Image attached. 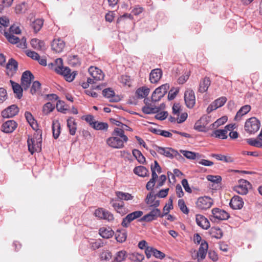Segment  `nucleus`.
Instances as JSON below:
<instances>
[{
    "mask_svg": "<svg viewBox=\"0 0 262 262\" xmlns=\"http://www.w3.org/2000/svg\"><path fill=\"white\" fill-rule=\"evenodd\" d=\"M10 82L14 93L17 95V98L20 99L23 96V90L24 89L21 85H19L12 80H10Z\"/></svg>",
    "mask_w": 262,
    "mask_h": 262,
    "instance_id": "31",
    "label": "nucleus"
},
{
    "mask_svg": "<svg viewBox=\"0 0 262 262\" xmlns=\"http://www.w3.org/2000/svg\"><path fill=\"white\" fill-rule=\"evenodd\" d=\"M155 149L157 152L159 154L164 155L166 157L172 158L174 155H176L178 152L171 148L162 147L158 146H155Z\"/></svg>",
    "mask_w": 262,
    "mask_h": 262,
    "instance_id": "18",
    "label": "nucleus"
},
{
    "mask_svg": "<svg viewBox=\"0 0 262 262\" xmlns=\"http://www.w3.org/2000/svg\"><path fill=\"white\" fill-rule=\"evenodd\" d=\"M247 142L251 146L262 148V141L258 139L249 138L247 139Z\"/></svg>",
    "mask_w": 262,
    "mask_h": 262,
    "instance_id": "48",
    "label": "nucleus"
},
{
    "mask_svg": "<svg viewBox=\"0 0 262 262\" xmlns=\"http://www.w3.org/2000/svg\"><path fill=\"white\" fill-rule=\"evenodd\" d=\"M169 89V85L168 83L162 84L156 89L152 93L151 100L153 102L159 101L167 93Z\"/></svg>",
    "mask_w": 262,
    "mask_h": 262,
    "instance_id": "5",
    "label": "nucleus"
},
{
    "mask_svg": "<svg viewBox=\"0 0 262 262\" xmlns=\"http://www.w3.org/2000/svg\"><path fill=\"white\" fill-rule=\"evenodd\" d=\"M210 84L211 80L210 78L208 77H205L200 81L198 92L201 93H204L207 92Z\"/></svg>",
    "mask_w": 262,
    "mask_h": 262,
    "instance_id": "24",
    "label": "nucleus"
},
{
    "mask_svg": "<svg viewBox=\"0 0 262 262\" xmlns=\"http://www.w3.org/2000/svg\"><path fill=\"white\" fill-rule=\"evenodd\" d=\"M195 221L196 224L203 229H208L210 226L208 219L203 215L196 214L195 215Z\"/></svg>",
    "mask_w": 262,
    "mask_h": 262,
    "instance_id": "21",
    "label": "nucleus"
},
{
    "mask_svg": "<svg viewBox=\"0 0 262 262\" xmlns=\"http://www.w3.org/2000/svg\"><path fill=\"white\" fill-rule=\"evenodd\" d=\"M120 81L124 85L129 86L130 84V77L127 75H122L120 78Z\"/></svg>",
    "mask_w": 262,
    "mask_h": 262,
    "instance_id": "63",
    "label": "nucleus"
},
{
    "mask_svg": "<svg viewBox=\"0 0 262 262\" xmlns=\"http://www.w3.org/2000/svg\"><path fill=\"white\" fill-rule=\"evenodd\" d=\"M52 49L57 53L61 52L65 47L64 42L60 39H55L52 42Z\"/></svg>",
    "mask_w": 262,
    "mask_h": 262,
    "instance_id": "25",
    "label": "nucleus"
},
{
    "mask_svg": "<svg viewBox=\"0 0 262 262\" xmlns=\"http://www.w3.org/2000/svg\"><path fill=\"white\" fill-rule=\"evenodd\" d=\"M163 215H162L161 216ZM159 216H161V211L159 209L155 208L152 210L149 213L141 217L140 221L149 222L156 220Z\"/></svg>",
    "mask_w": 262,
    "mask_h": 262,
    "instance_id": "16",
    "label": "nucleus"
},
{
    "mask_svg": "<svg viewBox=\"0 0 262 262\" xmlns=\"http://www.w3.org/2000/svg\"><path fill=\"white\" fill-rule=\"evenodd\" d=\"M34 77L29 71L24 72L21 78V85L25 91L27 90L30 86L31 81Z\"/></svg>",
    "mask_w": 262,
    "mask_h": 262,
    "instance_id": "8",
    "label": "nucleus"
},
{
    "mask_svg": "<svg viewBox=\"0 0 262 262\" xmlns=\"http://www.w3.org/2000/svg\"><path fill=\"white\" fill-rule=\"evenodd\" d=\"M244 204L243 200L241 196L235 195L230 200V206L233 209H241Z\"/></svg>",
    "mask_w": 262,
    "mask_h": 262,
    "instance_id": "23",
    "label": "nucleus"
},
{
    "mask_svg": "<svg viewBox=\"0 0 262 262\" xmlns=\"http://www.w3.org/2000/svg\"><path fill=\"white\" fill-rule=\"evenodd\" d=\"M17 123L12 120L7 121L2 125V130L6 133H12L17 127Z\"/></svg>",
    "mask_w": 262,
    "mask_h": 262,
    "instance_id": "20",
    "label": "nucleus"
},
{
    "mask_svg": "<svg viewBox=\"0 0 262 262\" xmlns=\"http://www.w3.org/2000/svg\"><path fill=\"white\" fill-rule=\"evenodd\" d=\"M132 154L139 163L144 164L146 162L145 158L140 150L134 149L132 151Z\"/></svg>",
    "mask_w": 262,
    "mask_h": 262,
    "instance_id": "45",
    "label": "nucleus"
},
{
    "mask_svg": "<svg viewBox=\"0 0 262 262\" xmlns=\"http://www.w3.org/2000/svg\"><path fill=\"white\" fill-rule=\"evenodd\" d=\"M26 55L33 60H36L39 59V55L36 52L30 50L25 51Z\"/></svg>",
    "mask_w": 262,
    "mask_h": 262,
    "instance_id": "64",
    "label": "nucleus"
},
{
    "mask_svg": "<svg viewBox=\"0 0 262 262\" xmlns=\"http://www.w3.org/2000/svg\"><path fill=\"white\" fill-rule=\"evenodd\" d=\"M179 90L178 89L173 88L171 89L168 95V98L169 100H171L175 98L177 95L178 94Z\"/></svg>",
    "mask_w": 262,
    "mask_h": 262,
    "instance_id": "61",
    "label": "nucleus"
},
{
    "mask_svg": "<svg viewBox=\"0 0 262 262\" xmlns=\"http://www.w3.org/2000/svg\"><path fill=\"white\" fill-rule=\"evenodd\" d=\"M115 195L117 199L121 201H128L133 200L134 199V196L128 192H124L122 191H117L115 192Z\"/></svg>",
    "mask_w": 262,
    "mask_h": 262,
    "instance_id": "29",
    "label": "nucleus"
},
{
    "mask_svg": "<svg viewBox=\"0 0 262 262\" xmlns=\"http://www.w3.org/2000/svg\"><path fill=\"white\" fill-rule=\"evenodd\" d=\"M55 72L63 76L66 80L69 82L73 81L75 76V74L71 73V70L68 67H58L55 69Z\"/></svg>",
    "mask_w": 262,
    "mask_h": 262,
    "instance_id": "12",
    "label": "nucleus"
},
{
    "mask_svg": "<svg viewBox=\"0 0 262 262\" xmlns=\"http://www.w3.org/2000/svg\"><path fill=\"white\" fill-rule=\"evenodd\" d=\"M143 214L142 211H135L127 214L122 220L121 226L123 227H128L130 223L134 220L140 217Z\"/></svg>",
    "mask_w": 262,
    "mask_h": 262,
    "instance_id": "7",
    "label": "nucleus"
},
{
    "mask_svg": "<svg viewBox=\"0 0 262 262\" xmlns=\"http://www.w3.org/2000/svg\"><path fill=\"white\" fill-rule=\"evenodd\" d=\"M18 69V62L13 58L9 60L6 64V73L9 76H13Z\"/></svg>",
    "mask_w": 262,
    "mask_h": 262,
    "instance_id": "15",
    "label": "nucleus"
},
{
    "mask_svg": "<svg viewBox=\"0 0 262 262\" xmlns=\"http://www.w3.org/2000/svg\"><path fill=\"white\" fill-rule=\"evenodd\" d=\"M251 186L250 183L245 180H240L238 185L234 187V190L238 194H246L248 192V187Z\"/></svg>",
    "mask_w": 262,
    "mask_h": 262,
    "instance_id": "9",
    "label": "nucleus"
},
{
    "mask_svg": "<svg viewBox=\"0 0 262 262\" xmlns=\"http://www.w3.org/2000/svg\"><path fill=\"white\" fill-rule=\"evenodd\" d=\"M55 108L54 104H52L51 102H48L44 104L42 107V113L47 115L52 112Z\"/></svg>",
    "mask_w": 262,
    "mask_h": 262,
    "instance_id": "49",
    "label": "nucleus"
},
{
    "mask_svg": "<svg viewBox=\"0 0 262 262\" xmlns=\"http://www.w3.org/2000/svg\"><path fill=\"white\" fill-rule=\"evenodd\" d=\"M206 118L202 117L194 124V128L195 129L203 132L206 128V123L205 122Z\"/></svg>",
    "mask_w": 262,
    "mask_h": 262,
    "instance_id": "40",
    "label": "nucleus"
},
{
    "mask_svg": "<svg viewBox=\"0 0 262 262\" xmlns=\"http://www.w3.org/2000/svg\"><path fill=\"white\" fill-rule=\"evenodd\" d=\"M160 108L159 107L154 106L151 105H146L142 107V111L146 114L158 113Z\"/></svg>",
    "mask_w": 262,
    "mask_h": 262,
    "instance_id": "38",
    "label": "nucleus"
},
{
    "mask_svg": "<svg viewBox=\"0 0 262 262\" xmlns=\"http://www.w3.org/2000/svg\"><path fill=\"white\" fill-rule=\"evenodd\" d=\"M112 257V253L108 250H104L100 254L101 260L108 261Z\"/></svg>",
    "mask_w": 262,
    "mask_h": 262,
    "instance_id": "52",
    "label": "nucleus"
},
{
    "mask_svg": "<svg viewBox=\"0 0 262 262\" xmlns=\"http://www.w3.org/2000/svg\"><path fill=\"white\" fill-rule=\"evenodd\" d=\"M89 72L95 81H99L103 79L104 74L102 71L95 67H91L89 69Z\"/></svg>",
    "mask_w": 262,
    "mask_h": 262,
    "instance_id": "19",
    "label": "nucleus"
},
{
    "mask_svg": "<svg viewBox=\"0 0 262 262\" xmlns=\"http://www.w3.org/2000/svg\"><path fill=\"white\" fill-rule=\"evenodd\" d=\"M208 181L215 183H219L222 181V178L220 176H212V175H208L206 177Z\"/></svg>",
    "mask_w": 262,
    "mask_h": 262,
    "instance_id": "60",
    "label": "nucleus"
},
{
    "mask_svg": "<svg viewBox=\"0 0 262 262\" xmlns=\"http://www.w3.org/2000/svg\"><path fill=\"white\" fill-rule=\"evenodd\" d=\"M212 157L218 160L222 161L226 163H232L234 162V159L230 156H225L221 154H212Z\"/></svg>",
    "mask_w": 262,
    "mask_h": 262,
    "instance_id": "37",
    "label": "nucleus"
},
{
    "mask_svg": "<svg viewBox=\"0 0 262 262\" xmlns=\"http://www.w3.org/2000/svg\"><path fill=\"white\" fill-rule=\"evenodd\" d=\"M260 121L256 117H251L248 119L244 125L245 132L249 135L254 134L259 129Z\"/></svg>",
    "mask_w": 262,
    "mask_h": 262,
    "instance_id": "2",
    "label": "nucleus"
},
{
    "mask_svg": "<svg viewBox=\"0 0 262 262\" xmlns=\"http://www.w3.org/2000/svg\"><path fill=\"white\" fill-rule=\"evenodd\" d=\"M32 47L37 50H41L45 47V42L37 38H33L31 41Z\"/></svg>",
    "mask_w": 262,
    "mask_h": 262,
    "instance_id": "43",
    "label": "nucleus"
},
{
    "mask_svg": "<svg viewBox=\"0 0 262 262\" xmlns=\"http://www.w3.org/2000/svg\"><path fill=\"white\" fill-rule=\"evenodd\" d=\"M208 248V245L207 242L202 241L199 250L196 252L194 258H198L199 261L204 259L206 257Z\"/></svg>",
    "mask_w": 262,
    "mask_h": 262,
    "instance_id": "13",
    "label": "nucleus"
},
{
    "mask_svg": "<svg viewBox=\"0 0 262 262\" xmlns=\"http://www.w3.org/2000/svg\"><path fill=\"white\" fill-rule=\"evenodd\" d=\"M149 89L143 86L137 90L136 94L138 95L139 98H144L146 97L149 93Z\"/></svg>",
    "mask_w": 262,
    "mask_h": 262,
    "instance_id": "46",
    "label": "nucleus"
},
{
    "mask_svg": "<svg viewBox=\"0 0 262 262\" xmlns=\"http://www.w3.org/2000/svg\"><path fill=\"white\" fill-rule=\"evenodd\" d=\"M226 101L227 98L225 97H222L217 99L208 106L207 108V113H210L217 108L222 106L224 105Z\"/></svg>",
    "mask_w": 262,
    "mask_h": 262,
    "instance_id": "17",
    "label": "nucleus"
},
{
    "mask_svg": "<svg viewBox=\"0 0 262 262\" xmlns=\"http://www.w3.org/2000/svg\"><path fill=\"white\" fill-rule=\"evenodd\" d=\"M134 172L141 177H145L149 175L148 170L143 166H139L135 167Z\"/></svg>",
    "mask_w": 262,
    "mask_h": 262,
    "instance_id": "33",
    "label": "nucleus"
},
{
    "mask_svg": "<svg viewBox=\"0 0 262 262\" xmlns=\"http://www.w3.org/2000/svg\"><path fill=\"white\" fill-rule=\"evenodd\" d=\"M19 112L17 105L13 104L2 112V116L4 118H11L16 115Z\"/></svg>",
    "mask_w": 262,
    "mask_h": 262,
    "instance_id": "14",
    "label": "nucleus"
},
{
    "mask_svg": "<svg viewBox=\"0 0 262 262\" xmlns=\"http://www.w3.org/2000/svg\"><path fill=\"white\" fill-rule=\"evenodd\" d=\"M127 237V233L124 230H117L115 234V238L119 243L124 242Z\"/></svg>",
    "mask_w": 262,
    "mask_h": 262,
    "instance_id": "42",
    "label": "nucleus"
},
{
    "mask_svg": "<svg viewBox=\"0 0 262 262\" xmlns=\"http://www.w3.org/2000/svg\"><path fill=\"white\" fill-rule=\"evenodd\" d=\"M178 206L180 210L186 214H188L189 210L186 206L184 201L183 199H180L178 201Z\"/></svg>",
    "mask_w": 262,
    "mask_h": 262,
    "instance_id": "53",
    "label": "nucleus"
},
{
    "mask_svg": "<svg viewBox=\"0 0 262 262\" xmlns=\"http://www.w3.org/2000/svg\"><path fill=\"white\" fill-rule=\"evenodd\" d=\"M60 124L58 121H53L52 123L53 136L55 139H57L60 134Z\"/></svg>",
    "mask_w": 262,
    "mask_h": 262,
    "instance_id": "35",
    "label": "nucleus"
},
{
    "mask_svg": "<svg viewBox=\"0 0 262 262\" xmlns=\"http://www.w3.org/2000/svg\"><path fill=\"white\" fill-rule=\"evenodd\" d=\"M213 204V200L207 196L199 197L195 202L196 207L200 210H207Z\"/></svg>",
    "mask_w": 262,
    "mask_h": 262,
    "instance_id": "4",
    "label": "nucleus"
},
{
    "mask_svg": "<svg viewBox=\"0 0 262 262\" xmlns=\"http://www.w3.org/2000/svg\"><path fill=\"white\" fill-rule=\"evenodd\" d=\"M67 126L69 128L70 134L71 135H74L77 129V123L74 118L70 117L67 119Z\"/></svg>",
    "mask_w": 262,
    "mask_h": 262,
    "instance_id": "30",
    "label": "nucleus"
},
{
    "mask_svg": "<svg viewBox=\"0 0 262 262\" xmlns=\"http://www.w3.org/2000/svg\"><path fill=\"white\" fill-rule=\"evenodd\" d=\"M41 84L38 81H35L33 82L32 85L30 89L31 93L33 95L37 92L39 91L40 89Z\"/></svg>",
    "mask_w": 262,
    "mask_h": 262,
    "instance_id": "54",
    "label": "nucleus"
},
{
    "mask_svg": "<svg viewBox=\"0 0 262 262\" xmlns=\"http://www.w3.org/2000/svg\"><path fill=\"white\" fill-rule=\"evenodd\" d=\"M212 237L220 239L223 236V233L222 230L219 227H212L209 231Z\"/></svg>",
    "mask_w": 262,
    "mask_h": 262,
    "instance_id": "39",
    "label": "nucleus"
},
{
    "mask_svg": "<svg viewBox=\"0 0 262 262\" xmlns=\"http://www.w3.org/2000/svg\"><path fill=\"white\" fill-rule=\"evenodd\" d=\"M251 109V107L250 105H245L243 106L237 112L234 120L236 121H239L241 119L242 116L247 114L249 113Z\"/></svg>",
    "mask_w": 262,
    "mask_h": 262,
    "instance_id": "27",
    "label": "nucleus"
},
{
    "mask_svg": "<svg viewBox=\"0 0 262 262\" xmlns=\"http://www.w3.org/2000/svg\"><path fill=\"white\" fill-rule=\"evenodd\" d=\"M127 142V141H123L122 139L115 136H112V137L107 138L106 141V143L107 145L112 148L116 149L122 148L124 146V143Z\"/></svg>",
    "mask_w": 262,
    "mask_h": 262,
    "instance_id": "6",
    "label": "nucleus"
},
{
    "mask_svg": "<svg viewBox=\"0 0 262 262\" xmlns=\"http://www.w3.org/2000/svg\"><path fill=\"white\" fill-rule=\"evenodd\" d=\"M173 208L172 206V199L170 198L168 200V203L163 208L164 215L167 214L170 210Z\"/></svg>",
    "mask_w": 262,
    "mask_h": 262,
    "instance_id": "58",
    "label": "nucleus"
},
{
    "mask_svg": "<svg viewBox=\"0 0 262 262\" xmlns=\"http://www.w3.org/2000/svg\"><path fill=\"white\" fill-rule=\"evenodd\" d=\"M211 136L222 139H226L228 137L226 129H224L215 130Z\"/></svg>",
    "mask_w": 262,
    "mask_h": 262,
    "instance_id": "36",
    "label": "nucleus"
},
{
    "mask_svg": "<svg viewBox=\"0 0 262 262\" xmlns=\"http://www.w3.org/2000/svg\"><path fill=\"white\" fill-rule=\"evenodd\" d=\"M110 204L114 209L121 215H124L128 213V210L124 206L123 202L119 203L115 199H112L110 201Z\"/></svg>",
    "mask_w": 262,
    "mask_h": 262,
    "instance_id": "11",
    "label": "nucleus"
},
{
    "mask_svg": "<svg viewBox=\"0 0 262 262\" xmlns=\"http://www.w3.org/2000/svg\"><path fill=\"white\" fill-rule=\"evenodd\" d=\"M184 100L187 107L192 108L195 103L194 92L192 90H188L184 94Z\"/></svg>",
    "mask_w": 262,
    "mask_h": 262,
    "instance_id": "10",
    "label": "nucleus"
},
{
    "mask_svg": "<svg viewBox=\"0 0 262 262\" xmlns=\"http://www.w3.org/2000/svg\"><path fill=\"white\" fill-rule=\"evenodd\" d=\"M102 220H107L109 222H112L114 221V216L111 212L104 209Z\"/></svg>",
    "mask_w": 262,
    "mask_h": 262,
    "instance_id": "55",
    "label": "nucleus"
},
{
    "mask_svg": "<svg viewBox=\"0 0 262 262\" xmlns=\"http://www.w3.org/2000/svg\"><path fill=\"white\" fill-rule=\"evenodd\" d=\"M56 108L57 110L60 112L65 113L68 110L67 106L66 105L64 102L62 101H58L56 104Z\"/></svg>",
    "mask_w": 262,
    "mask_h": 262,
    "instance_id": "56",
    "label": "nucleus"
},
{
    "mask_svg": "<svg viewBox=\"0 0 262 262\" xmlns=\"http://www.w3.org/2000/svg\"><path fill=\"white\" fill-rule=\"evenodd\" d=\"M43 24V20L42 19H36L31 24V27L34 32L37 33L42 28Z\"/></svg>",
    "mask_w": 262,
    "mask_h": 262,
    "instance_id": "44",
    "label": "nucleus"
},
{
    "mask_svg": "<svg viewBox=\"0 0 262 262\" xmlns=\"http://www.w3.org/2000/svg\"><path fill=\"white\" fill-rule=\"evenodd\" d=\"M25 116L26 118V120L34 130H39L38 129V124L31 113L26 112L25 113Z\"/></svg>",
    "mask_w": 262,
    "mask_h": 262,
    "instance_id": "32",
    "label": "nucleus"
},
{
    "mask_svg": "<svg viewBox=\"0 0 262 262\" xmlns=\"http://www.w3.org/2000/svg\"><path fill=\"white\" fill-rule=\"evenodd\" d=\"M108 125L107 123L105 122H99L96 121L93 127L96 130H106L108 128Z\"/></svg>",
    "mask_w": 262,
    "mask_h": 262,
    "instance_id": "50",
    "label": "nucleus"
},
{
    "mask_svg": "<svg viewBox=\"0 0 262 262\" xmlns=\"http://www.w3.org/2000/svg\"><path fill=\"white\" fill-rule=\"evenodd\" d=\"M180 152L186 158L190 160H194L200 156L199 153L194 152L190 151L180 150Z\"/></svg>",
    "mask_w": 262,
    "mask_h": 262,
    "instance_id": "47",
    "label": "nucleus"
},
{
    "mask_svg": "<svg viewBox=\"0 0 262 262\" xmlns=\"http://www.w3.org/2000/svg\"><path fill=\"white\" fill-rule=\"evenodd\" d=\"M102 94L104 97L110 98L114 96L115 93L111 89L107 88L103 90Z\"/></svg>",
    "mask_w": 262,
    "mask_h": 262,
    "instance_id": "62",
    "label": "nucleus"
},
{
    "mask_svg": "<svg viewBox=\"0 0 262 262\" xmlns=\"http://www.w3.org/2000/svg\"><path fill=\"white\" fill-rule=\"evenodd\" d=\"M28 150L33 155L41 151L42 130H37L33 136H29L27 140Z\"/></svg>",
    "mask_w": 262,
    "mask_h": 262,
    "instance_id": "1",
    "label": "nucleus"
},
{
    "mask_svg": "<svg viewBox=\"0 0 262 262\" xmlns=\"http://www.w3.org/2000/svg\"><path fill=\"white\" fill-rule=\"evenodd\" d=\"M100 235L104 238H110L114 234V231L110 227H103L100 228L99 231Z\"/></svg>",
    "mask_w": 262,
    "mask_h": 262,
    "instance_id": "28",
    "label": "nucleus"
},
{
    "mask_svg": "<svg viewBox=\"0 0 262 262\" xmlns=\"http://www.w3.org/2000/svg\"><path fill=\"white\" fill-rule=\"evenodd\" d=\"M163 75L161 69H155L151 71L149 74V80L152 83H157L161 78Z\"/></svg>",
    "mask_w": 262,
    "mask_h": 262,
    "instance_id": "22",
    "label": "nucleus"
},
{
    "mask_svg": "<svg viewBox=\"0 0 262 262\" xmlns=\"http://www.w3.org/2000/svg\"><path fill=\"white\" fill-rule=\"evenodd\" d=\"M211 213L212 214L209 216V219L212 222H215L216 220H226L230 217L227 212L218 208H213Z\"/></svg>",
    "mask_w": 262,
    "mask_h": 262,
    "instance_id": "3",
    "label": "nucleus"
},
{
    "mask_svg": "<svg viewBox=\"0 0 262 262\" xmlns=\"http://www.w3.org/2000/svg\"><path fill=\"white\" fill-rule=\"evenodd\" d=\"M144 255L138 253H132L129 256V259L133 261H140L144 259Z\"/></svg>",
    "mask_w": 262,
    "mask_h": 262,
    "instance_id": "59",
    "label": "nucleus"
},
{
    "mask_svg": "<svg viewBox=\"0 0 262 262\" xmlns=\"http://www.w3.org/2000/svg\"><path fill=\"white\" fill-rule=\"evenodd\" d=\"M5 36L8 39V40L11 43L15 44L18 42L19 39L18 37L14 35L13 34L9 32H5Z\"/></svg>",
    "mask_w": 262,
    "mask_h": 262,
    "instance_id": "51",
    "label": "nucleus"
},
{
    "mask_svg": "<svg viewBox=\"0 0 262 262\" xmlns=\"http://www.w3.org/2000/svg\"><path fill=\"white\" fill-rule=\"evenodd\" d=\"M227 121V118L226 116L217 119L215 122L212 124V127H218L219 126L224 124Z\"/></svg>",
    "mask_w": 262,
    "mask_h": 262,
    "instance_id": "57",
    "label": "nucleus"
},
{
    "mask_svg": "<svg viewBox=\"0 0 262 262\" xmlns=\"http://www.w3.org/2000/svg\"><path fill=\"white\" fill-rule=\"evenodd\" d=\"M156 194H154L152 192H150L147 195L145 199V202L150 206L157 207L159 206L160 202L159 200H155L156 198Z\"/></svg>",
    "mask_w": 262,
    "mask_h": 262,
    "instance_id": "26",
    "label": "nucleus"
},
{
    "mask_svg": "<svg viewBox=\"0 0 262 262\" xmlns=\"http://www.w3.org/2000/svg\"><path fill=\"white\" fill-rule=\"evenodd\" d=\"M112 136L118 137L121 139H122L123 141H128V137L124 134V131L123 129L120 127H116L114 129L112 133Z\"/></svg>",
    "mask_w": 262,
    "mask_h": 262,
    "instance_id": "34",
    "label": "nucleus"
},
{
    "mask_svg": "<svg viewBox=\"0 0 262 262\" xmlns=\"http://www.w3.org/2000/svg\"><path fill=\"white\" fill-rule=\"evenodd\" d=\"M127 257L126 252L125 250H121L117 252L112 262H122L124 261Z\"/></svg>",
    "mask_w": 262,
    "mask_h": 262,
    "instance_id": "41",
    "label": "nucleus"
}]
</instances>
